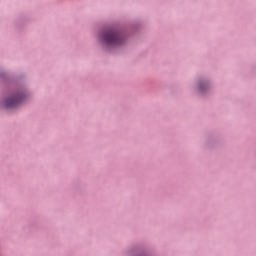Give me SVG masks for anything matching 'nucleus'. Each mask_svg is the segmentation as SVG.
Returning <instances> with one entry per match:
<instances>
[{"label":"nucleus","mask_w":256,"mask_h":256,"mask_svg":"<svg viewBox=\"0 0 256 256\" xmlns=\"http://www.w3.org/2000/svg\"><path fill=\"white\" fill-rule=\"evenodd\" d=\"M102 41L105 45L117 46L123 43V37L115 30H107L102 35Z\"/></svg>","instance_id":"f257e3e1"},{"label":"nucleus","mask_w":256,"mask_h":256,"mask_svg":"<svg viewBox=\"0 0 256 256\" xmlns=\"http://www.w3.org/2000/svg\"><path fill=\"white\" fill-rule=\"evenodd\" d=\"M21 103V97H14L11 99H8L5 103V107L11 108V107H17Z\"/></svg>","instance_id":"f03ea898"}]
</instances>
